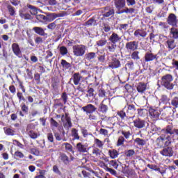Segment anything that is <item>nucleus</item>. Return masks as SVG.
I'll use <instances>...</instances> for the list:
<instances>
[{"label":"nucleus","mask_w":178,"mask_h":178,"mask_svg":"<svg viewBox=\"0 0 178 178\" xmlns=\"http://www.w3.org/2000/svg\"><path fill=\"white\" fill-rule=\"evenodd\" d=\"M8 10L10 13V16H15L16 11L15 10V8H13V6H8Z\"/></svg>","instance_id":"13d9d810"},{"label":"nucleus","mask_w":178,"mask_h":178,"mask_svg":"<svg viewBox=\"0 0 178 178\" xmlns=\"http://www.w3.org/2000/svg\"><path fill=\"white\" fill-rule=\"evenodd\" d=\"M63 145L65 146V150L67 152H73V146H72L70 143H65Z\"/></svg>","instance_id":"3c124183"},{"label":"nucleus","mask_w":178,"mask_h":178,"mask_svg":"<svg viewBox=\"0 0 178 178\" xmlns=\"http://www.w3.org/2000/svg\"><path fill=\"white\" fill-rule=\"evenodd\" d=\"M95 143L96 144L97 147H99V148H102V147H104V143H102V141H101L99 139H95Z\"/></svg>","instance_id":"0e129e2a"},{"label":"nucleus","mask_w":178,"mask_h":178,"mask_svg":"<svg viewBox=\"0 0 178 178\" xmlns=\"http://www.w3.org/2000/svg\"><path fill=\"white\" fill-rule=\"evenodd\" d=\"M147 168L149 169H151L152 170H155V172H159L161 175H165V171H161V168H158L156 165H152V164H147Z\"/></svg>","instance_id":"bb28decb"},{"label":"nucleus","mask_w":178,"mask_h":178,"mask_svg":"<svg viewBox=\"0 0 178 178\" xmlns=\"http://www.w3.org/2000/svg\"><path fill=\"white\" fill-rule=\"evenodd\" d=\"M95 58H97V54L95 52H88L84 56V59L91 63L95 61Z\"/></svg>","instance_id":"a211bd4d"},{"label":"nucleus","mask_w":178,"mask_h":178,"mask_svg":"<svg viewBox=\"0 0 178 178\" xmlns=\"http://www.w3.org/2000/svg\"><path fill=\"white\" fill-rule=\"evenodd\" d=\"M82 111L86 112V115H91V113H94V112L97 111V108L92 104H87L86 106L82 107Z\"/></svg>","instance_id":"9b49d317"},{"label":"nucleus","mask_w":178,"mask_h":178,"mask_svg":"<svg viewBox=\"0 0 178 178\" xmlns=\"http://www.w3.org/2000/svg\"><path fill=\"white\" fill-rule=\"evenodd\" d=\"M17 97L19 99V102H22V101H26V99L24 98V96H23V93L18 92L17 93Z\"/></svg>","instance_id":"e2e57ef3"},{"label":"nucleus","mask_w":178,"mask_h":178,"mask_svg":"<svg viewBox=\"0 0 178 178\" xmlns=\"http://www.w3.org/2000/svg\"><path fill=\"white\" fill-rule=\"evenodd\" d=\"M172 111V107L164 106L163 109L161 110V112H164L165 115H169V113H170Z\"/></svg>","instance_id":"8fccbe9b"},{"label":"nucleus","mask_w":178,"mask_h":178,"mask_svg":"<svg viewBox=\"0 0 178 178\" xmlns=\"http://www.w3.org/2000/svg\"><path fill=\"white\" fill-rule=\"evenodd\" d=\"M61 65L65 70H67L72 67V65L70 63H67L66 60H61Z\"/></svg>","instance_id":"4c0bfd02"},{"label":"nucleus","mask_w":178,"mask_h":178,"mask_svg":"<svg viewBox=\"0 0 178 178\" xmlns=\"http://www.w3.org/2000/svg\"><path fill=\"white\" fill-rule=\"evenodd\" d=\"M118 45L115 43H112V42H109L107 43V46L106 47V49L108 51V52H115L116 51V48Z\"/></svg>","instance_id":"393cba45"},{"label":"nucleus","mask_w":178,"mask_h":178,"mask_svg":"<svg viewBox=\"0 0 178 178\" xmlns=\"http://www.w3.org/2000/svg\"><path fill=\"white\" fill-rule=\"evenodd\" d=\"M28 134L29 137H31V138H33V140H35V138H38V134L33 130L29 131Z\"/></svg>","instance_id":"603ef678"},{"label":"nucleus","mask_w":178,"mask_h":178,"mask_svg":"<svg viewBox=\"0 0 178 178\" xmlns=\"http://www.w3.org/2000/svg\"><path fill=\"white\" fill-rule=\"evenodd\" d=\"M50 124H51V129H56V127L59 126V123H58V122L54 120V118H51Z\"/></svg>","instance_id":"5fc2aeb1"},{"label":"nucleus","mask_w":178,"mask_h":178,"mask_svg":"<svg viewBox=\"0 0 178 178\" xmlns=\"http://www.w3.org/2000/svg\"><path fill=\"white\" fill-rule=\"evenodd\" d=\"M86 87H87V81L86 78H83L79 83L76 90H78V91H80L81 92H83Z\"/></svg>","instance_id":"4be33fe9"},{"label":"nucleus","mask_w":178,"mask_h":178,"mask_svg":"<svg viewBox=\"0 0 178 178\" xmlns=\"http://www.w3.org/2000/svg\"><path fill=\"white\" fill-rule=\"evenodd\" d=\"M116 9H123L126 6V0H114Z\"/></svg>","instance_id":"412c9836"},{"label":"nucleus","mask_w":178,"mask_h":178,"mask_svg":"<svg viewBox=\"0 0 178 178\" xmlns=\"http://www.w3.org/2000/svg\"><path fill=\"white\" fill-rule=\"evenodd\" d=\"M60 54L63 55V56H65V55L67 54V48L65 46H62L60 47Z\"/></svg>","instance_id":"bf43d9fd"},{"label":"nucleus","mask_w":178,"mask_h":178,"mask_svg":"<svg viewBox=\"0 0 178 178\" xmlns=\"http://www.w3.org/2000/svg\"><path fill=\"white\" fill-rule=\"evenodd\" d=\"M106 42H108V40H106V39H105V38H102V39L97 41L96 44L97 45V47H104V46L106 45Z\"/></svg>","instance_id":"49530a36"},{"label":"nucleus","mask_w":178,"mask_h":178,"mask_svg":"<svg viewBox=\"0 0 178 178\" xmlns=\"http://www.w3.org/2000/svg\"><path fill=\"white\" fill-rule=\"evenodd\" d=\"M172 144V136L170 135H164V145L165 147H170Z\"/></svg>","instance_id":"c85d7f7f"},{"label":"nucleus","mask_w":178,"mask_h":178,"mask_svg":"<svg viewBox=\"0 0 178 178\" xmlns=\"http://www.w3.org/2000/svg\"><path fill=\"white\" fill-rule=\"evenodd\" d=\"M134 143L137 144V145H138L139 147H144V145L147 144V141H145V140L141 139L140 138H136L134 140Z\"/></svg>","instance_id":"7c9ffc66"},{"label":"nucleus","mask_w":178,"mask_h":178,"mask_svg":"<svg viewBox=\"0 0 178 178\" xmlns=\"http://www.w3.org/2000/svg\"><path fill=\"white\" fill-rule=\"evenodd\" d=\"M64 119H65V121L63 122L64 128L66 130H69L70 127H72V120L70 119V117L66 115L64 116L63 115L61 116V120L63 122Z\"/></svg>","instance_id":"f8f14e48"},{"label":"nucleus","mask_w":178,"mask_h":178,"mask_svg":"<svg viewBox=\"0 0 178 178\" xmlns=\"http://www.w3.org/2000/svg\"><path fill=\"white\" fill-rule=\"evenodd\" d=\"M33 31H35V33L36 34H38L39 35H41L42 37H44V35H47V33H45V31L44 30V29L41 28V27H38V26H35L33 28Z\"/></svg>","instance_id":"b1692460"},{"label":"nucleus","mask_w":178,"mask_h":178,"mask_svg":"<svg viewBox=\"0 0 178 178\" xmlns=\"http://www.w3.org/2000/svg\"><path fill=\"white\" fill-rule=\"evenodd\" d=\"M170 34L172 35L173 38H178V29L176 28H171Z\"/></svg>","instance_id":"a18cd8bd"},{"label":"nucleus","mask_w":178,"mask_h":178,"mask_svg":"<svg viewBox=\"0 0 178 178\" xmlns=\"http://www.w3.org/2000/svg\"><path fill=\"white\" fill-rule=\"evenodd\" d=\"M149 114L152 120H158V119H159V115H161V111H158L157 108L154 107H150L149 108Z\"/></svg>","instance_id":"7ed1b4c3"},{"label":"nucleus","mask_w":178,"mask_h":178,"mask_svg":"<svg viewBox=\"0 0 178 178\" xmlns=\"http://www.w3.org/2000/svg\"><path fill=\"white\" fill-rule=\"evenodd\" d=\"M121 134L126 140H129L131 137V132L130 131H122Z\"/></svg>","instance_id":"09e8293b"},{"label":"nucleus","mask_w":178,"mask_h":178,"mask_svg":"<svg viewBox=\"0 0 178 178\" xmlns=\"http://www.w3.org/2000/svg\"><path fill=\"white\" fill-rule=\"evenodd\" d=\"M59 159H60V162L64 163V165H69V163H70V162H72V161H73V159H74V157L71 156L70 159L69 156H67V155H66V154L60 153Z\"/></svg>","instance_id":"6e6552de"},{"label":"nucleus","mask_w":178,"mask_h":178,"mask_svg":"<svg viewBox=\"0 0 178 178\" xmlns=\"http://www.w3.org/2000/svg\"><path fill=\"white\" fill-rule=\"evenodd\" d=\"M19 16L22 19L24 20H30L31 19V15L29 13H24L23 12H19Z\"/></svg>","instance_id":"a19ab883"},{"label":"nucleus","mask_w":178,"mask_h":178,"mask_svg":"<svg viewBox=\"0 0 178 178\" xmlns=\"http://www.w3.org/2000/svg\"><path fill=\"white\" fill-rule=\"evenodd\" d=\"M134 127L136 129H144L147 122L141 118H137L133 122Z\"/></svg>","instance_id":"0eeeda50"},{"label":"nucleus","mask_w":178,"mask_h":178,"mask_svg":"<svg viewBox=\"0 0 178 178\" xmlns=\"http://www.w3.org/2000/svg\"><path fill=\"white\" fill-rule=\"evenodd\" d=\"M11 48L15 56H17V58H22V50H20V47L19 46V44L13 43L11 45Z\"/></svg>","instance_id":"9d476101"},{"label":"nucleus","mask_w":178,"mask_h":178,"mask_svg":"<svg viewBox=\"0 0 178 178\" xmlns=\"http://www.w3.org/2000/svg\"><path fill=\"white\" fill-rule=\"evenodd\" d=\"M134 154H136V152L134 149H129L126 152L125 155L127 158H131Z\"/></svg>","instance_id":"052dcab7"},{"label":"nucleus","mask_w":178,"mask_h":178,"mask_svg":"<svg viewBox=\"0 0 178 178\" xmlns=\"http://www.w3.org/2000/svg\"><path fill=\"white\" fill-rule=\"evenodd\" d=\"M19 173H20L22 178H29V172H27L24 170H23V171L19 170Z\"/></svg>","instance_id":"69168bd1"},{"label":"nucleus","mask_w":178,"mask_h":178,"mask_svg":"<svg viewBox=\"0 0 178 178\" xmlns=\"http://www.w3.org/2000/svg\"><path fill=\"white\" fill-rule=\"evenodd\" d=\"M125 48L127 49V51H134L136 49H138V42L137 41L128 42L125 45Z\"/></svg>","instance_id":"423d86ee"},{"label":"nucleus","mask_w":178,"mask_h":178,"mask_svg":"<svg viewBox=\"0 0 178 178\" xmlns=\"http://www.w3.org/2000/svg\"><path fill=\"white\" fill-rule=\"evenodd\" d=\"M61 98L63 99V104H66V102H67V94H66V92H63L62 94Z\"/></svg>","instance_id":"774afa93"},{"label":"nucleus","mask_w":178,"mask_h":178,"mask_svg":"<svg viewBox=\"0 0 178 178\" xmlns=\"http://www.w3.org/2000/svg\"><path fill=\"white\" fill-rule=\"evenodd\" d=\"M119 161H116V160H111L109 161V165H111V166H113V168H114V169H118V168H119Z\"/></svg>","instance_id":"864d4df0"},{"label":"nucleus","mask_w":178,"mask_h":178,"mask_svg":"<svg viewBox=\"0 0 178 178\" xmlns=\"http://www.w3.org/2000/svg\"><path fill=\"white\" fill-rule=\"evenodd\" d=\"M72 136L73 137V140H80V136H79V130L76 129H72Z\"/></svg>","instance_id":"e433bc0d"},{"label":"nucleus","mask_w":178,"mask_h":178,"mask_svg":"<svg viewBox=\"0 0 178 178\" xmlns=\"http://www.w3.org/2000/svg\"><path fill=\"white\" fill-rule=\"evenodd\" d=\"M3 130L6 136H15V131L13 129L10 128L4 127Z\"/></svg>","instance_id":"37998d69"},{"label":"nucleus","mask_w":178,"mask_h":178,"mask_svg":"<svg viewBox=\"0 0 178 178\" xmlns=\"http://www.w3.org/2000/svg\"><path fill=\"white\" fill-rule=\"evenodd\" d=\"M86 26H97V21L94 18H90L86 22Z\"/></svg>","instance_id":"de8ad7c7"},{"label":"nucleus","mask_w":178,"mask_h":178,"mask_svg":"<svg viewBox=\"0 0 178 178\" xmlns=\"http://www.w3.org/2000/svg\"><path fill=\"white\" fill-rule=\"evenodd\" d=\"M98 95L99 98H104V101H105L106 99H108V96H106V92H105V90L104 89H100L99 90Z\"/></svg>","instance_id":"ea45409f"},{"label":"nucleus","mask_w":178,"mask_h":178,"mask_svg":"<svg viewBox=\"0 0 178 178\" xmlns=\"http://www.w3.org/2000/svg\"><path fill=\"white\" fill-rule=\"evenodd\" d=\"M35 18L40 23H47V16H45V15H44L42 14L37 15L35 16Z\"/></svg>","instance_id":"473e14b6"},{"label":"nucleus","mask_w":178,"mask_h":178,"mask_svg":"<svg viewBox=\"0 0 178 178\" xmlns=\"http://www.w3.org/2000/svg\"><path fill=\"white\" fill-rule=\"evenodd\" d=\"M76 149L78 152H82L83 154L86 152H88V149H87V146L83 145L81 143H79L76 144Z\"/></svg>","instance_id":"5701e85b"},{"label":"nucleus","mask_w":178,"mask_h":178,"mask_svg":"<svg viewBox=\"0 0 178 178\" xmlns=\"http://www.w3.org/2000/svg\"><path fill=\"white\" fill-rule=\"evenodd\" d=\"M175 131L176 129H175L172 124L166 126L161 130V133L163 136H173Z\"/></svg>","instance_id":"39448f33"},{"label":"nucleus","mask_w":178,"mask_h":178,"mask_svg":"<svg viewBox=\"0 0 178 178\" xmlns=\"http://www.w3.org/2000/svg\"><path fill=\"white\" fill-rule=\"evenodd\" d=\"M147 90V84L145 83L140 82L137 86V91L138 92H144Z\"/></svg>","instance_id":"cd10ccee"},{"label":"nucleus","mask_w":178,"mask_h":178,"mask_svg":"<svg viewBox=\"0 0 178 178\" xmlns=\"http://www.w3.org/2000/svg\"><path fill=\"white\" fill-rule=\"evenodd\" d=\"M147 34L148 33H147V31L143 29H137L134 33V35L136 37V38H145Z\"/></svg>","instance_id":"4468645a"},{"label":"nucleus","mask_w":178,"mask_h":178,"mask_svg":"<svg viewBox=\"0 0 178 178\" xmlns=\"http://www.w3.org/2000/svg\"><path fill=\"white\" fill-rule=\"evenodd\" d=\"M156 58V54H154L151 51L146 52L145 55V62H152V60H155Z\"/></svg>","instance_id":"aec40b11"},{"label":"nucleus","mask_w":178,"mask_h":178,"mask_svg":"<svg viewBox=\"0 0 178 178\" xmlns=\"http://www.w3.org/2000/svg\"><path fill=\"white\" fill-rule=\"evenodd\" d=\"M104 100L102 102L99 106V112H102V113H106L108 111V106L104 104Z\"/></svg>","instance_id":"2f4dec72"},{"label":"nucleus","mask_w":178,"mask_h":178,"mask_svg":"<svg viewBox=\"0 0 178 178\" xmlns=\"http://www.w3.org/2000/svg\"><path fill=\"white\" fill-rule=\"evenodd\" d=\"M156 143L159 145V147H162L163 144H165V135L161 134V135L156 138Z\"/></svg>","instance_id":"c756f323"},{"label":"nucleus","mask_w":178,"mask_h":178,"mask_svg":"<svg viewBox=\"0 0 178 178\" xmlns=\"http://www.w3.org/2000/svg\"><path fill=\"white\" fill-rule=\"evenodd\" d=\"M170 99L166 95H162L160 99V102L164 104L165 105L169 104Z\"/></svg>","instance_id":"c9c22d12"},{"label":"nucleus","mask_w":178,"mask_h":178,"mask_svg":"<svg viewBox=\"0 0 178 178\" xmlns=\"http://www.w3.org/2000/svg\"><path fill=\"white\" fill-rule=\"evenodd\" d=\"M84 79V77L81 76L80 73H74L73 74L72 78L70 79V81L73 80L74 86H79L81 81Z\"/></svg>","instance_id":"ddd939ff"},{"label":"nucleus","mask_w":178,"mask_h":178,"mask_svg":"<svg viewBox=\"0 0 178 178\" xmlns=\"http://www.w3.org/2000/svg\"><path fill=\"white\" fill-rule=\"evenodd\" d=\"M56 17H58L57 14L55 13H48L46 15V22L47 23H49L51 22H54Z\"/></svg>","instance_id":"a878e982"},{"label":"nucleus","mask_w":178,"mask_h":178,"mask_svg":"<svg viewBox=\"0 0 178 178\" xmlns=\"http://www.w3.org/2000/svg\"><path fill=\"white\" fill-rule=\"evenodd\" d=\"M140 52L137 51H134V52L131 55V59L134 60H138L140 59Z\"/></svg>","instance_id":"c03bdc74"},{"label":"nucleus","mask_w":178,"mask_h":178,"mask_svg":"<svg viewBox=\"0 0 178 178\" xmlns=\"http://www.w3.org/2000/svg\"><path fill=\"white\" fill-rule=\"evenodd\" d=\"M173 148L172 147H164L162 150L160 151V154L162 156H165L166 158H172L173 155Z\"/></svg>","instance_id":"20e7f679"},{"label":"nucleus","mask_w":178,"mask_h":178,"mask_svg":"<svg viewBox=\"0 0 178 178\" xmlns=\"http://www.w3.org/2000/svg\"><path fill=\"white\" fill-rule=\"evenodd\" d=\"M124 143V137L120 136L118 138V142H117L118 147H120V145H123Z\"/></svg>","instance_id":"680f3d73"},{"label":"nucleus","mask_w":178,"mask_h":178,"mask_svg":"<svg viewBox=\"0 0 178 178\" xmlns=\"http://www.w3.org/2000/svg\"><path fill=\"white\" fill-rule=\"evenodd\" d=\"M171 105L174 106V108H178V97H175L171 100Z\"/></svg>","instance_id":"4d7b16f0"},{"label":"nucleus","mask_w":178,"mask_h":178,"mask_svg":"<svg viewBox=\"0 0 178 178\" xmlns=\"http://www.w3.org/2000/svg\"><path fill=\"white\" fill-rule=\"evenodd\" d=\"M87 47L83 44H76L72 47L74 56H84Z\"/></svg>","instance_id":"f03ea898"},{"label":"nucleus","mask_w":178,"mask_h":178,"mask_svg":"<svg viewBox=\"0 0 178 178\" xmlns=\"http://www.w3.org/2000/svg\"><path fill=\"white\" fill-rule=\"evenodd\" d=\"M115 15V10L110 8L109 10H105V13L103 14L104 17H109V16H113Z\"/></svg>","instance_id":"72a5a7b5"},{"label":"nucleus","mask_w":178,"mask_h":178,"mask_svg":"<svg viewBox=\"0 0 178 178\" xmlns=\"http://www.w3.org/2000/svg\"><path fill=\"white\" fill-rule=\"evenodd\" d=\"M108 154L112 159H115L119 156V152H118L115 149L109 150Z\"/></svg>","instance_id":"f704fd0d"},{"label":"nucleus","mask_w":178,"mask_h":178,"mask_svg":"<svg viewBox=\"0 0 178 178\" xmlns=\"http://www.w3.org/2000/svg\"><path fill=\"white\" fill-rule=\"evenodd\" d=\"M21 111L27 115L29 113V106L26 104H21Z\"/></svg>","instance_id":"6e6d98bb"},{"label":"nucleus","mask_w":178,"mask_h":178,"mask_svg":"<svg viewBox=\"0 0 178 178\" xmlns=\"http://www.w3.org/2000/svg\"><path fill=\"white\" fill-rule=\"evenodd\" d=\"M124 111H126L127 114L129 116H131V115L136 114V106L134 104H127L124 107Z\"/></svg>","instance_id":"dca6fc26"},{"label":"nucleus","mask_w":178,"mask_h":178,"mask_svg":"<svg viewBox=\"0 0 178 178\" xmlns=\"http://www.w3.org/2000/svg\"><path fill=\"white\" fill-rule=\"evenodd\" d=\"M148 113V111L145 108H139L138 109V115L140 116L141 118H144L145 115Z\"/></svg>","instance_id":"79ce46f5"},{"label":"nucleus","mask_w":178,"mask_h":178,"mask_svg":"<svg viewBox=\"0 0 178 178\" xmlns=\"http://www.w3.org/2000/svg\"><path fill=\"white\" fill-rule=\"evenodd\" d=\"M27 8H29V9H30V13L31 15H37V13H38L37 8H35V6L28 4L27 5Z\"/></svg>","instance_id":"58836bf2"},{"label":"nucleus","mask_w":178,"mask_h":178,"mask_svg":"<svg viewBox=\"0 0 178 178\" xmlns=\"http://www.w3.org/2000/svg\"><path fill=\"white\" fill-rule=\"evenodd\" d=\"M122 66V64L120 63V61L116 58H114L108 63V67L110 69H119Z\"/></svg>","instance_id":"1a4fd4ad"},{"label":"nucleus","mask_w":178,"mask_h":178,"mask_svg":"<svg viewBox=\"0 0 178 178\" xmlns=\"http://www.w3.org/2000/svg\"><path fill=\"white\" fill-rule=\"evenodd\" d=\"M165 47L168 49V51H172L176 48V43L175 39H168L165 42Z\"/></svg>","instance_id":"6ab92c4d"},{"label":"nucleus","mask_w":178,"mask_h":178,"mask_svg":"<svg viewBox=\"0 0 178 178\" xmlns=\"http://www.w3.org/2000/svg\"><path fill=\"white\" fill-rule=\"evenodd\" d=\"M173 81V76L171 74H166L161 78V84L167 88V90H173L175 85L172 83Z\"/></svg>","instance_id":"f257e3e1"},{"label":"nucleus","mask_w":178,"mask_h":178,"mask_svg":"<svg viewBox=\"0 0 178 178\" xmlns=\"http://www.w3.org/2000/svg\"><path fill=\"white\" fill-rule=\"evenodd\" d=\"M109 41L110 42H112L113 44H116L118 42H120L122 41V37H120L118 33H113L109 37Z\"/></svg>","instance_id":"f3484780"},{"label":"nucleus","mask_w":178,"mask_h":178,"mask_svg":"<svg viewBox=\"0 0 178 178\" xmlns=\"http://www.w3.org/2000/svg\"><path fill=\"white\" fill-rule=\"evenodd\" d=\"M172 67L175 70H178V60H173L172 62Z\"/></svg>","instance_id":"338daca9"},{"label":"nucleus","mask_w":178,"mask_h":178,"mask_svg":"<svg viewBox=\"0 0 178 178\" xmlns=\"http://www.w3.org/2000/svg\"><path fill=\"white\" fill-rule=\"evenodd\" d=\"M167 23L170 26H176L177 24V17H176V15L173 13L170 14L167 19Z\"/></svg>","instance_id":"2eb2a0df"}]
</instances>
